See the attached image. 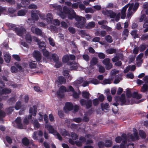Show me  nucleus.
Instances as JSON below:
<instances>
[{
    "mask_svg": "<svg viewBox=\"0 0 148 148\" xmlns=\"http://www.w3.org/2000/svg\"><path fill=\"white\" fill-rule=\"evenodd\" d=\"M80 103L82 106H85L86 109L90 108L92 106V101L91 99L87 100L82 99L80 100Z\"/></svg>",
    "mask_w": 148,
    "mask_h": 148,
    "instance_id": "nucleus-1",
    "label": "nucleus"
},
{
    "mask_svg": "<svg viewBox=\"0 0 148 148\" xmlns=\"http://www.w3.org/2000/svg\"><path fill=\"white\" fill-rule=\"evenodd\" d=\"M37 111V108L36 105H34L32 107H30L29 110V112L30 114L27 117L28 119H31L32 117V115L35 116H36Z\"/></svg>",
    "mask_w": 148,
    "mask_h": 148,
    "instance_id": "nucleus-2",
    "label": "nucleus"
},
{
    "mask_svg": "<svg viewBox=\"0 0 148 148\" xmlns=\"http://www.w3.org/2000/svg\"><path fill=\"white\" fill-rule=\"evenodd\" d=\"M66 92H67L66 87L64 86H62L59 88L58 91L56 93L59 97L63 98L64 97V93Z\"/></svg>",
    "mask_w": 148,
    "mask_h": 148,
    "instance_id": "nucleus-3",
    "label": "nucleus"
},
{
    "mask_svg": "<svg viewBox=\"0 0 148 148\" xmlns=\"http://www.w3.org/2000/svg\"><path fill=\"white\" fill-rule=\"evenodd\" d=\"M13 30L15 32L17 35L20 36H22L26 32L25 29L23 27H15Z\"/></svg>",
    "mask_w": 148,
    "mask_h": 148,
    "instance_id": "nucleus-4",
    "label": "nucleus"
},
{
    "mask_svg": "<svg viewBox=\"0 0 148 148\" xmlns=\"http://www.w3.org/2000/svg\"><path fill=\"white\" fill-rule=\"evenodd\" d=\"M115 100L116 102L121 101V106H123L126 102L125 96V94H122L121 96H117L115 97Z\"/></svg>",
    "mask_w": 148,
    "mask_h": 148,
    "instance_id": "nucleus-5",
    "label": "nucleus"
},
{
    "mask_svg": "<svg viewBox=\"0 0 148 148\" xmlns=\"http://www.w3.org/2000/svg\"><path fill=\"white\" fill-rule=\"evenodd\" d=\"M74 106L71 102H67L65 104V106L64 107V110L66 112L67 111H71L72 110Z\"/></svg>",
    "mask_w": 148,
    "mask_h": 148,
    "instance_id": "nucleus-6",
    "label": "nucleus"
},
{
    "mask_svg": "<svg viewBox=\"0 0 148 148\" xmlns=\"http://www.w3.org/2000/svg\"><path fill=\"white\" fill-rule=\"evenodd\" d=\"M32 32L34 34H35L38 36H40L42 35V31L40 29L35 27V26H32L31 27Z\"/></svg>",
    "mask_w": 148,
    "mask_h": 148,
    "instance_id": "nucleus-7",
    "label": "nucleus"
},
{
    "mask_svg": "<svg viewBox=\"0 0 148 148\" xmlns=\"http://www.w3.org/2000/svg\"><path fill=\"white\" fill-rule=\"evenodd\" d=\"M34 57L37 62H39L41 60V55L40 52L38 51H35L33 53Z\"/></svg>",
    "mask_w": 148,
    "mask_h": 148,
    "instance_id": "nucleus-8",
    "label": "nucleus"
},
{
    "mask_svg": "<svg viewBox=\"0 0 148 148\" xmlns=\"http://www.w3.org/2000/svg\"><path fill=\"white\" fill-rule=\"evenodd\" d=\"M86 22V19L85 18H82V21L76 23L75 24V25L78 28H82L84 27Z\"/></svg>",
    "mask_w": 148,
    "mask_h": 148,
    "instance_id": "nucleus-9",
    "label": "nucleus"
},
{
    "mask_svg": "<svg viewBox=\"0 0 148 148\" xmlns=\"http://www.w3.org/2000/svg\"><path fill=\"white\" fill-rule=\"evenodd\" d=\"M45 128L49 131L50 134H53L56 132V131L54 130L53 127L51 125L47 124L45 125Z\"/></svg>",
    "mask_w": 148,
    "mask_h": 148,
    "instance_id": "nucleus-10",
    "label": "nucleus"
},
{
    "mask_svg": "<svg viewBox=\"0 0 148 148\" xmlns=\"http://www.w3.org/2000/svg\"><path fill=\"white\" fill-rule=\"evenodd\" d=\"M68 65L70 66V70H76L78 67L77 64L73 62H69L67 63Z\"/></svg>",
    "mask_w": 148,
    "mask_h": 148,
    "instance_id": "nucleus-11",
    "label": "nucleus"
},
{
    "mask_svg": "<svg viewBox=\"0 0 148 148\" xmlns=\"http://www.w3.org/2000/svg\"><path fill=\"white\" fill-rule=\"evenodd\" d=\"M127 141L126 140H123L122 141L120 145V148H126L127 146L128 147L130 145H131L134 148L133 146L134 145L133 144H129L127 145Z\"/></svg>",
    "mask_w": 148,
    "mask_h": 148,
    "instance_id": "nucleus-12",
    "label": "nucleus"
},
{
    "mask_svg": "<svg viewBox=\"0 0 148 148\" xmlns=\"http://www.w3.org/2000/svg\"><path fill=\"white\" fill-rule=\"evenodd\" d=\"M16 11V10L12 8H9L8 9V14L11 16L13 17L16 16L15 14L14 13Z\"/></svg>",
    "mask_w": 148,
    "mask_h": 148,
    "instance_id": "nucleus-13",
    "label": "nucleus"
},
{
    "mask_svg": "<svg viewBox=\"0 0 148 148\" xmlns=\"http://www.w3.org/2000/svg\"><path fill=\"white\" fill-rule=\"evenodd\" d=\"M21 119L20 117H18L15 120V122L17 124L19 128L22 129L23 128L22 124L21 123Z\"/></svg>",
    "mask_w": 148,
    "mask_h": 148,
    "instance_id": "nucleus-14",
    "label": "nucleus"
},
{
    "mask_svg": "<svg viewBox=\"0 0 148 148\" xmlns=\"http://www.w3.org/2000/svg\"><path fill=\"white\" fill-rule=\"evenodd\" d=\"M132 97L133 98H136L137 99H140L142 97V95L141 94H138L136 92H134L132 94Z\"/></svg>",
    "mask_w": 148,
    "mask_h": 148,
    "instance_id": "nucleus-15",
    "label": "nucleus"
},
{
    "mask_svg": "<svg viewBox=\"0 0 148 148\" xmlns=\"http://www.w3.org/2000/svg\"><path fill=\"white\" fill-rule=\"evenodd\" d=\"M76 14V13L74 10H72L71 13L68 15V18L70 20H73L75 18Z\"/></svg>",
    "mask_w": 148,
    "mask_h": 148,
    "instance_id": "nucleus-16",
    "label": "nucleus"
},
{
    "mask_svg": "<svg viewBox=\"0 0 148 148\" xmlns=\"http://www.w3.org/2000/svg\"><path fill=\"white\" fill-rule=\"evenodd\" d=\"M101 109L103 111L104 110H107L110 107L109 104L107 103H102L101 104Z\"/></svg>",
    "mask_w": 148,
    "mask_h": 148,
    "instance_id": "nucleus-17",
    "label": "nucleus"
},
{
    "mask_svg": "<svg viewBox=\"0 0 148 148\" xmlns=\"http://www.w3.org/2000/svg\"><path fill=\"white\" fill-rule=\"evenodd\" d=\"M0 91L1 96L2 95L4 94H9L11 93V91L10 89L4 88L2 90L0 89Z\"/></svg>",
    "mask_w": 148,
    "mask_h": 148,
    "instance_id": "nucleus-18",
    "label": "nucleus"
},
{
    "mask_svg": "<svg viewBox=\"0 0 148 148\" xmlns=\"http://www.w3.org/2000/svg\"><path fill=\"white\" fill-rule=\"evenodd\" d=\"M31 17L32 19L35 21H37L39 19L38 14L35 12H32L31 13Z\"/></svg>",
    "mask_w": 148,
    "mask_h": 148,
    "instance_id": "nucleus-19",
    "label": "nucleus"
},
{
    "mask_svg": "<svg viewBox=\"0 0 148 148\" xmlns=\"http://www.w3.org/2000/svg\"><path fill=\"white\" fill-rule=\"evenodd\" d=\"M22 142L23 145L28 146L30 143L29 140L26 137L23 138L22 140Z\"/></svg>",
    "mask_w": 148,
    "mask_h": 148,
    "instance_id": "nucleus-20",
    "label": "nucleus"
},
{
    "mask_svg": "<svg viewBox=\"0 0 148 148\" xmlns=\"http://www.w3.org/2000/svg\"><path fill=\"white\" fill-rule=\"evenodd\" d=\"M42 51L43 55L44 56L47 58L50 59L51 58V57L49 55V52L46 49H43V50H42Z\"/></svg>",
    "mask_w": 148,
    "mask_h": 148,
    "instance_id": "nucleus-21",
    "label": "nucleus"
},
{
    "mask_svg": "<svg viewBox=\"0 0 148 148\" xmlns=\"http://www.w3.org/2000/svg\"><path fill=\"white\" fill-rule=\"evenodd\" d=\"M82 97L86 99H88L90 96V94L88 92L84 91L82 92Z\"/></svg>",
    "mask_w": 148,
    "mask_h": 148,
    "instance_id": "nucleus-22",
    "label": "nucleus"
},
{
    "mask_svg": "<svg viewBox=\"0 0 148 148\" xmlns=\"http://www.w3.org/2000/svg\"><path fill=\"white\" fill-rule=\"evenodd\" d=\"M148 90V84L145 83L142 87L140 91L142 92H145Z\"/></svg>",
    "mask_w": 148,
    "mask_h": 148,
    "instance_id": "nucleus-23",
    "label": "nucleus"
},
{
    "mask_svg": "<svg viewBox=\"0 0 148 148\" xmlns=\"http://www.w3.org/2000/svg\"><path fill=\"white\" fill-rule=\"evenodd\" d=\"M4 58L5 61L7 63L10 62L11 58V56L8 54H5L4 55Z\"/></svg>",
    "mask_w": 148,
    "mask_h": 148,
    "instance_id": "nucleus-24",
    "label": "nucleus"
},
{
    "mask_svg": "<svg viewBox=\"0 0 148 148\" xmlns=\"http://www.w3.org/2000/svg\"><path fill=\"white\" fill-rule=\"evenodd\" d=\"M53 17L52 15L49 13L47 15L46 21L48 23H51L52 21Z\"/></svg>",
    "mask_w": 148,
    "mask_h": 148,
    "instance_id": "nucleus-25",
    "label": "nucleus"
},
{
    "mask_svg": "<svg viewBox=\"0 0 148 148\" xmlns=\"http://www.w3.org/2000/svg\"><path fill=\"white\" fill-rule=\"evenodd\" d=\"M51 57V59H52L53 61L55 62H58L59 59L58 55L55 53H53L52 54Z\"/></svg>",
    "mask_w": 148,
    "mask_h": 148,
    "instance_id": "nucleus-26",
    "label": "nucleus"
},
{
    "mask_svg": "<svg viewBox=\"0 0 148 148\" xmlns=\"http://www.w3.org/2000/svg\"><path fill=\"white\" fill-rule=\"evenodd\" d=\"M95 23L93 21L89 22L86 26L87 29H90L95 27Z\"/></svg>",
    "mask_w": 148,
    "mask_h": 148,
    "instance_id": "nucleus-27",
    "label": "nucleus"
},
{
    "mask_svg": "<svg viewBox=\"0 0 148 148\" xmlns=\"http://www.w3.org/2000/svg\"><path fill=\"white\" fill-rule=\"evenodd\" d=\"M58 79L59 83L60 84H64L66 82L65 78L63 76H60L58 77Z\"/></svg>",
    "mask_w": 148,
    "mask_h": 148,
    "instance_id": "nucleus-28",
    "label": "nucleus"
},
{
    "mask_svg": "<svg viewBox=\"0 0 148 148\" xmlns=\"http://www.w3.org/2000/svg\"><path fill=\"white\" fill-rule=\"evenodd\" d=\"M25 39L26 41L28 43H31L32 41V38L30 35L26 34L25 35Z\"/></svg>",
    "mask_w": 148,
    "mask_h": 148,
    "instance_id": "nucleus-29",
    "label": "nucleus"
},
{
    "mask_svg": "<svg viewBox=\"0 0 148 148\" xmlns=\"http://www.w3.org/2000/svg\"><path fill=\"white\" fill-rule=\"evenodd\" d=\"M105 147H110L112 145V142L110 140H106L105 141Z\"/></svg>",
    "mask_w": 148,
    "mask_h": 148,
    "instance_id": "nucleus-30",
    "label": "nucleus"
},
{
    "mask_svg": "<svg viewBox=\"0 0 148 148\" xmlns=\"http://www.w3.org/2000/svg\"><path fill=\"white\" fill-rule=\"evenodd\" d=\"M16 102L15 99L14 97H12L8 100L7 102L10 105H12Z\"/></svg>",
    "mask_w": 148,
    "mask_h": 148,
    "instance_id": "nucleus-31",
    "label": "nucleus"
},
{
    "mask_svg": "<svg viewBox=\"0 0 148 148\" xmlns=\"http://www.w3.org/2000/svg\"><path fill=\"white\" fill-rule=\"evenodd\" d=\"M38 44L39 45V48L42 50H43V49H46L45 43L44 42L40 41Z\"/></svg>",
    "mask_w": 148,
    "mask_h": 148,
    "instance_id": "nucleus-32",
    "label": "nucleus"
},
{
    "mask_svg": "<svg viewBox=\"0 0 148 148\" xmlns=\"http://www.w3.org/2000/svg\"><path fill=\"white\" fill-rule=\"evenodd\" d=\"M69 57L68 55H65L62 58V61L63 62L66 63L69 62Z\"/></svg>",
    "mask_w": 148,
    "mask_h": 148,
    "instance_id": "nucleus-33",
    "label": "nucleus"
},
{
    "mask_svg": "<svg viewBox=\"0 0 148 148\" xmlns=\"http://www.w3.org/2000/svg\"><path fill=\"white\" fill-rule=\"evenodd\" d=\"M105 39L106 41L109 43H111L113 41V39L111 36L108 35L105 36Z\"/></svg>",
    "mask_w": 148,
    "mask_h": 148,
    "instance_id": "nucleus-34",
    "label": "nucleus"
},
{
    "mask_svg": "<svg viewBox=\"0 0 148 148\" xmlns=\"http://www.w3.org/2000/svg\"><path fill=\"white\" fill-rule=\"evenodd\" d=\"M139 134L141 138L143 139H145L146 137L145 132L142 130H140L139 132Z\"/></svg>",
    "mask_w": 148,
    "mask_h": 148,
    "instance_id": "nucleus-35",
    "label": "nucleus"
},
{
    "mask_svg": "<svg viewBox=\"0 0 148 148\" xmlns=\"http://www.w3.org/2000/svg\"><path fill=\"white\" fill-rule=\"evenodd\" d=\"M26 13L25 10H19L17 12V15L18 16H24Z\"/></svg>",
    "mask_w": 148,
    "mask_h": 148,
    "instance_id": "nucleus-36",
    "label": "nucleus"
},
{
    "mask_svg": "<svg viewBox=\"0 0 148 148\" xmlns=\"http://www.w3.org/2000/svg\"><path fill=\"white\" fill-rule=\"evenodd\" d=\"M112 80V78L105 79L103 81V84H110L111 81Z\"/></svg>",
    "mask_w": 148,
    "mask_h": 148,
    "instance_id": "nucleus-37",
    "label": "nucleus"
},
{
    "mask_svg": "<svg viewBox=\"0 0 148 148\" xmlns=\"http://www.w3.org/2000/svg\"><path fill=\"white\" fill-rule=\"evenodd\" d=\"M147 46L145 44H142L139 47V50L140 52H143L144 51Z\"/></svg>",
    "mask_w": 148,
    "mask_h": 148,
    "instance_id": "nucleus-38",
    "label": "nucleus"
},
{
    "mask_svg": "<svg viewBox=\"0 0 148 148\" xmlns=\"http://www.w3.org/2000/svg\"><path fill=\"white\" fill-rule=\"evenodd\" d=\"M98 62V59L96 58H92L90 62L92 66H94L97 64Z\"/></svg>",
    "mask_w": 148,
    "mask_h": 148,
    "instance_id": "nucleus-39",
    "label": "nucleus"
},
{
    "mask_svg": "<svg viewBox=\"0 0 148 148\" xmlns=\"http://www.w3.org/2000/svg\"><path fill=\"white\" fill-rule=\"evenodd\" d=\"M121 77L120 75H118L116 76V78L115 79L114 83L115 84H117L121 80Z\"/></svg>",
    "mask_w": 148,
    "mask_h": 148,
    "instance_id": "nucleus-40",
    "label": "nucleus"
},
{
    "mask_svg": "<svg viewBox=\"0 0 148 148\" xmlns=\"http://www.w3.org/2000/svg\"><path fill=\"white\" fill-rule=\"evenodd\" d=\"M21 103L20 101H18L16 103L15 108L16 110H18L20 109L21 107Z\"/></svg>",
    "mask_w": 148,
    "mask_h": 148,
    "instance_id": "nucleus-41",
    "label": "nucleus"
},
{
    "mask_svg": "<svg viewBox=\"0 0 148 148\" xmlns=\"http://www.w3.org/2000/svg\"><path fill=\"white\" fill-rule=\"evenodd\" d=\"M6 114L4 111L3 110H0V120H3V118L5 117V116Z\"/></svg>",
    "mask_w": 148,
    "mask_h": 148,
    "instance_id": "nucleus-42",
    "label": "nucleus"
},
{
    "mask_svg": "<svg viewBox=\"0 0 148 148\" xmlns=\"http://www.w3.org/2000/svg\"><path fill=\"white\" fill-rule=\"evenodd\" d=\"M137 30H134L132 31L131 32V35L134 37L135 38L138 37V35L137 34Z\"/></svg>",
    "mask_w": 148,
    "mask_h": 148,
    "instance_id": "nucleus-43",
    "label": "nucleus"
},
{
    "mask_svg": "<svg viewBox=\"0 0 148 148\" xmlns=\"http://www.w3.org/2000/svg\"><path fill=\"white\" fill-rule=\"evenodd\" d=\"M97 145L99 148H103L105 147V143L102 141H99Z\"/></svg>",
    "mask_w": 148,
    "mask_h": 148,
    "instance_id": "nucleus-44",
    "label": "nucleus"
},
{
    "mask_svg": "<svg viewBox=\"0 0 148 148\" xmlns=\"http://www.w3.org/2000/svg\"><path fill=\"white\" fill-rule=\"evenodd\" d=\"M116 50L114 48H111L107 50V52L110 54H112L114 53H116Z\"/></svg>",
    "mask_w": 148,
    "mask_h": 148,
    "instance_id": "nucleus-45",
    "label": "nucleus"
},
{
    "mask_svg": "<svg viewBox=\"0 0 148 148\" xmlns=\"http://www.w3.org/2000/svg\"><path fill=\"white\" fill-rule=\"evenodd\" d=\"M68 30L70 33L73 34H75L76 32L75 28L72 27H69Z\"/></svg>",
    "mask_w": 148,
    "mask_h": 148,
    "instance_id": "nucleus-46",
    "label": "nucleus"
},
{
    "mask_svg": "<svg viewBox=\"0 0 148 148\" xmlns=\"http://www.w3.org/2000/svg\"><path fill=\"white\" fill-rule=\"evenodd\" d=\"M14 107H10L7 108L6 110V111L8 114H11V112L14 110Z\"/></svg>",
    "mask_w": 148,
    "mask_h": 148,
    "instance_id": "nucleus-47",
    "label": "nucleus"
},
{
    "mask_svg": "<svg viewBox=\"0 0 148 148\" xmlns=\"http://www.w3.org/2000/svg\"><path fill=\"white\" fill-rule=\"evenodd\" d=\"M71 136L74 140H76L78 138V136L77 134L74 132H72L71 133Z\"/></svg>",
    "mask_w": 148,
    "mask_h": 148,
    "instance_id": "nucleus-48",
    "label": "nucleus"
},
{
    "mask_svg": "<svg viewBox=\"0 0 148 148\" xmlns=\"http://www.w3.org/2000/svg\"><path fill=\"white\" fill-rule=\"evenodd\" d=\"M90 83H92L94 84H97L99 83V81L97 79L95 78H93L92 80L90 81H89Z\"/></svg>",
    "mask_w": 148,
    "mask_h": 148,
    "instance_id": "nucleus-49",
    "label": "nucleus"
},
{
    "mask_svg": "<svg viewBox=\"0 0 148 148\" xmlns=\"http://www.w3.org/2000/svg\"><path fill=\"white\" fill-rule=\"evenodd\" d=\"M110 62V60L109 58H106L102 62L103 64L105 65L107 64H109Z\"/></svg>",
    "mask_w": 148,
    "mask_h": 148,
    "instance_id": "nucleus-50",
    "label": "nucleus"
},
{
    "mask_svg": "<svg viewBox=\"0 0 148 148\" xmlns=\"http://www.w3.org/2000/svg\"><path fill=\"white\" fill-rule=\"evenodd\" d=\"M48 39L50 45L53 47H54L55 44L53 39L51 38H49Z\"/></svg>",
    "mask_w": 148,
    "mask_h": 148,
    "instance_id": "nucleus-51",
    "label": "nucleus"
},
{
    "mask_svg": "<svg viewBox=\"0 0 148 148\" xmlns=\"http://www.w3.org/2000/svg\"><path fill=\"white\" fill-rule=\"evenodd\" d=\"M93 104L95 106H97L99 103V101L97 98L95 99L92 100Z\"/></svg>",
    "mask_w": 148,
    "mask_h": 148,
    "instance_id": "nucleus-52",
    "label": "nucleus"
},
{
    "mask_svg": "<svg viewBox=\"0 0 148 148\" xmlns=\"http://www.w3.org/2000/svg\"><path fill=\"white\" fill-rule=\"evenodd\" d=\"M31 62L29 63V66L30 68L31 69H34L36 68V64L34 62Z\"/></svg>",
    "mask_w": 148,
    "mask_h": 148,
    "instance_id": "nucleus-53",
    "label": "nucleus"
},
{
    "mask_svg": "<svg viewBox=\"0 0 148 148\" xmlns=\"http://www.w3.org/2000/svg\"><path fill=\"white\" fill-rule=\"evenodd\" d=\"M111 10H106L102 12L103 14L107 16L108 17L110 16Z\"/></svg>",
    "mask_w": 148,
    "mask_h": 148,
    "instance_id": "nucleus-54",
    "label": "nucleus"
},
{
    "mask_svg": "<svg viewBox=\"0 0 148 148\" xmlns=\"http://www.w3.org/2000/svg\"><path fill=\"white\" fill-rule=\"evenodd\" d=\"M98 56L100 59H104L106 57L104 53L101 52L99 53Z\"/></svg>",
    "mask_w": 148,
    "mask_h": 148,
    "instance_id": "nucleus-55",
    "label": "nucleus"
},
{
    "mask_svg": "<svg viewBox=\"0 0 148 148\" xmlns=\"http://www.w3.org/2000/svg\"><path fill=\"white\" fill-rule=\"evenodd\" d=\"M132 94L131 91L128 88L127 89L126 95L127 97L130 98L132 97Z\"/></svg>",
    "mask_w": 148,
    "mask_h": 148,
    "instance_id": "nucleus-56",
    "label": "nucleus"
},
{
    "mask_svg": "<svg viewBox=\"0 0 148 148\" xmlns=\"http://www.w3.org/2000/svg\"><path fill=\"white\" fill-rule=\"evenodd\" d=\"M105 97L104 96L103 94H101L98 97V99L99 100V101L101 102H103L104 100Z\"/></svg>",
    "mask_w": 148,
    "mask_h": 148,
    "instance_id": "nucleus-57",
    "label": "nucleus"
},
{
    "mask_svg": "<svg viewBox=\"0 0 148 148\" xmlns=\"http://www.w3.org/2000/svg\"><path fill=\"white\" fill-rule=\"evenodd\" d=\"M122 139L120 136H118L116 137L115 139L116 142L117 143H120L122 140Z\"/></svg>",
    "mask_w": 148,
    "mask_h": 148,
    "instance_id": "nucleus-58",
    "label": "nucleus"
},
{
    "mask_svg": "<svg viewBox=\"0 0 148 148\" xmlns=\"http://www.w3.org/2000/svg\"><path fill=\"white\" fill-rule=\"evenodd\" d=\"M82 18L84 17H82V16H79L78 15L76 14L75 18V19L76 21L77 22H79L82 21Z\"/></svg>",
    "mask_w": 148,
    "mask_h": 148,
    "instance_id": "nucleus-59",
    "label": "nucleus"
},
{
    "mask_svg": "<svg viewBox=\"0 0 148 148\" xmlns=\"http://www.w3.org/2000/svg\"><path fill=\"white\" fill-rule=\"evenodd\" d=\"M62 135L64 136H70V135L69 132L66 130L63 132L62 133Z\"/></svg>",
    "mask_w": 148,
    "mask_h": 148,
    "instance_id": "nucleus-60",
    "label": "nucleus"
},
{
    "mask_svg": "<svg viewBox=\"0 0 148 148\" xmlns=\"http://www.w3.org/2000/svg\"><path fill=\"white\" fill-rule=\"evenodd\" d=\"M12 57L16 61L19 62L21 61V58L18 55H13Z\"/></svg>",
    "mask_w": 148,
    "mask_h": 148,
    "instance_id": "nucleus-61",
    "label": "nucleus"
},
{
    "mask_svg": "<svg viewBox=\"0 0 148 148\" xmlns=\"http://www.w3.org/2000/svg\"><path fill=\"white\" fill-rule=\"evenodd\" d=\"M11 70L12 73H16L18 72V69L14 66H12L11 67Z\"/></svg>",
    "mask_w": 148,
    "mask_h": 148,
    "instance_id": "nucleus-62",
    "label": "nucleus"
},
{
    "mask_svg": "<svg viewBox=\"0 0 148 148\" xmlns=\"http://www.w3.org/2000/svg\"><path fill=\"white\" fill-rule=\"evenodd\" d=\"M5 138L6 140L8 143L11 144L12 143V140L10 136H5Z\"/></svg>",
    "mask_w": 148,
    "mask_h": 148,
    "instance_id": "nucleus-63",
    "label": "nucleus"
},
{
    "mask_svg": "<svg viewBox=\"0 0 148 148\" xmlns=\"http://www.w3.org/2000/svg\"><path fill=\"white\" fill-rule=\"evenodd\" d=\"M140 39L142 40L148 39V35L146 34L143 35L141 37Z\"/></svg>",
    "mask_w": 148,
    "mask_h": 148,
    "instance_id": "nucleus-64",
    "label": "nucleus"
}]
</instances>
